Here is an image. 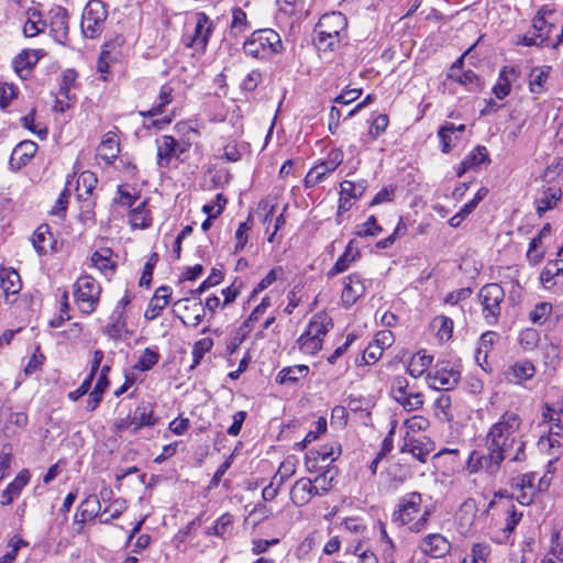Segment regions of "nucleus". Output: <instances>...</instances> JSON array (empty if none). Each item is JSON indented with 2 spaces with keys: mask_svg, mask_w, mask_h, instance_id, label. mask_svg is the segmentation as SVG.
I'll return each instance as SVG.
<instances>
[{
  "mask_svg": "<svg viewBox=\"0 0 563 563\" xmlns=\"http://www.w3.org/2000/svg\"><path fill=\"white\" fill-rule=\"evenodd\" d=\"M521 426V418L512 411L504 412L499 420L488 430L485 438V448L488 451V470L497 473L503 461L509 456V452L515 444H518L516 454L510 459L512 462H522L526 460L525 446L522 440H517Z\"/></svg>",
  "mask_w": 563,
  "mask_h": 563,
  "instance_id": "1",
  "label": "nucleus"
},
{
  "mask_svg": "<svg viewBox=\"0 0 563 563\" xmlns=\"http://www.w3.org/2000/svg\"><path fill=\"white\" fill-rule=\"evenodd\" d=\"M422 497L420 493L412 492L399 499L397 509L393 512V521L398 526L409 525V530L415 533L424 531L428 527L432 509L427 507L422 515L417 519L420 511Z\"/></svg>",
  "mask_w": 563,
  "mask_h": 563,
  "instance_id": "2",
  "label": "nucleus"
},
{
  "mask_svg": "<svg viewBox=\"0 0 563 563\" xmlns=\"http://www.w3.org/2000/svg\"><path fill=\"white\" fill-rule=\"evenodd\" d=\"M282 49V38L272 29L254 31L243 45L244 53L253 58H267Z\"/></svg>",
  "mask_w": 563,
  "mask_h": 563,
  "instance_id": "3",
  "label": "nucleus"
},
{
  "mask_svg": "<svg viewBox=\"0 0 563 563\" xmlns=\"http://www.w3.org/2000/svg\"><path fill=\"white\" fill-rule=\"evenodd\" d=\"M333 327L331 318H329L324 313L314 314L309 323L307 324L306 330L299 336L297 343L299 350L309 355H313L319 352L322 347V342L324 335L329 332V330Z\"/></svg>",
  "mask_w": 563,
  "mask_h": 563,
  "instance_id": "4",
  "label": "nucleus"
},
{
  "mask_svg": "<svg viewBox=\"0 0 563 563\" xmlns=\"http://www.w3.org/2000/svg\"><path fill=\"white\" fill-rule=\"evenodd\" d=\"M346 25V18L341 12L323 14L314 27L319 48L333 51Z\"/></svg>",
  "mask_w": 563,
  "mask_h": 563,
  "instance_id": "5",
  "label": "nucleus"
},
{
  "mask_svg": "<svg viewBox=\"0 0 563 563\" xmlns=\"http://www.w3.org/2000/svg\"><path fill=\"white\" fill-rule=\"evenodd\" d=\"M478 299L482 305L483 318L487 324L497 323L505 299L504 288L496 283L486 284L479 289Z\"/></svg>",
  "mask_w": 563,
  "mask_h": 563,
  "instance_id": "6",
  "label": "nucleus"
},
{
  "mask_svg": "<svg viewBox=\"0 0 563 563\" xmlns=\"http://www.w3.org/2000/svg\"><path fill=\"white\" fill-rule=\"evenodd\" d=\"M101 294L100 284L91 276H81L74 285V297L82 313H92L99 302Z\"/></svg>",
  "mask_w": 563,
  "mask_h": 563,
  "instance_id": "7",
  "label": "nucleus"
},
{
  "mask_svg": "<svg viewBox=\"0 0 563 563\" xmlns=\"http://www.w3.org/2000/svg\"><path fill=\"white\" fill-rule=\"evenodd\" d=\"M107 18L106 4L101 0H90L86 4L81 16V31L85 37H98L103 31Z\"/></svg>",
  "mask_w": 563,
  "mask_h": 563,
  "instance_id": "8",
  "label": "nucleus"
},
{
  "mask_svg": "<svg viewBox=\"0 0 563 563\" xmlns=\"http://www.w3.org/2000/svg\"><path fill=\"white\" fill-rule=\"evenodd\" d=\"M430 388L437 390H452L461 380V372L448 361L438 362L426 376Z\"/></svg>",
  "mask_w": 563,
  "mask_h": 563,
  "instance_id": "9",
  "label": "nucleus"
},
{
  "mask_svg": "<svg viewBox=\"0 0 563 563\" xmlns=\"http://www.w3.org/2000/svg\"><path fill=\"white\" fill-rule=\"evenodd\" d=\"M343 162L341 150H331L327 159L313 166L305 177V186L311 188L324 180L327 175L334 172Z\"/></svg>",
  "mask_w": 563,
  "mask_h": 563,
  "instance_id": "10",
  "label": "nucleus"
},
{
  "mask_svg": "<svg viewBox=\"0 0 563 563\" xmlns=\"http://www.w3.org/2000/svg\"><path fill=\"white\" fill-rule=\"evenodd\" d=\"M157 143V164L166 168L173 158H179L190 146V143L178 142L172 135H163Z\"/></svg>",
  "mask_w": 563,
  "mask_h": 563,
  "instance_id": "11",
  "label": "nucleus"
},
{
  "mask_svg": "<svg viewBox=\"0 0 563 563\" xmlns=\"http://www.w3.org/2000/svg\"><path fill=\"white\" fill-rule=\"evenodd\" d=\"M540 282L548 289H554L558 285H563V244L556 252V257L547 262L541 271Z\"/></svg>",
  "mask_w": 563,
  "mask_h": 563,
  "instance_id": "12",
  "label": "nucleus"
},
{
  "mask_svg": "<svg viewBox=\"0 0 563 563\" xmlns=\"http://www.w3.org/2000/svg\"><path fill=\"white\" fill-rule=\"evenodd\" d=\"M366 291L365 280L358 274H351L344 279L342 302L344 307H352Z\"/></svg>",
  "mask_w": 563,
  "mask_h": 563,
  "instance_id": "13",
  "label": "nucleus"
},
{
  "mask_svg": "<svg viewBox=\"0 0 563 563\" xmlns=\"http://www.w3.org/2000/svg\"><path fill=\"white\" fill-rule=\"evenodd\" d=\"M420 550L431 558H444L451 551V543L440 533L426 536L420 545Z\"/></svg>",
  "mask_w": 563,
  "mask_h": 563,
  "instance_id": "14",
  "label": "nucleus"
},
{
  "mask_svg": "<svg viewBox=\"0 0 563 563\" xmlns=\"http://www.w3.org/2000/svg\"><path fill=\"white\" fill-rule=\"evenodd\" d=\"M562 199V189L559 186H544L534 200L539 217L554 209Z\"/></svg>",
  "mask_w": 563,
  "mask_h": 563,
  "instance_id": "15",
  "label": "nucleus"
},
{
  "mask_svg": "<svg viewBox=\"0 0 563 563\" xmlns=\"http://www.w3.org/2000/svg\"><path fill=\"white\" fill-rule=\"evenodd\" d=\"M51 33L58 43H64L68 36V12L62 7H56L49 12Z\"/></svg>",
  "mask_w": 563,
  "mask_h": 563,
  "instance_id": "16",
  "label": "nucleus"
},
{
  "mask_svg": "<svg viewBox=\"0 0 563 563\" xmlns=\"http://www.w3.org/2000/svg\"><path fill=\"white\" fill-rule=\"evenodd\" d=\"M317 495L312 479L307 477L299 478L290 490V499L297 507L307 505L313 496Z\"/></svg>",
  "mask_w": 563,
  "mask_h": 563,
  "instance_id": "17",
  "label": "nucleus"
},
{
  "mask_svg": "<svg viewBox=\"0 0 563 563\" xmlns=\"http://www.w3.org/2000/svg\"><path fill=\"white\" fill-rule=\"evenodd\" d=\"M37 152V144L33 141H22L19 143L10 157V166L12 169L18 170L25 166L31 158L34 157V155Z\"/></svg>",
  "mask_w": 563,
  "mask_h": 563,
  "instance_id": "18",
  "label": "nucleus"
},
{
  "mask_svg": "<svg viewBox=\"0 0 563 563\" xmlns=\"http://www.w3.org/2000/svg\"><path fill=\"white\" fill-rule=\"evenodd\" d=\"M190 300L188 298L179 299L175 302V307L179 311H184L185 313L179 316L185 324L197 327L202 321V316L205 308L201 302H196L189 306Z\"/></svg>",
  "mask_w": 563,
  "mask_h": 563,
  "instance_id": "19",
  "label": "nucleus"
},
{
  "mask_svg": "<svg viewBox=\"0 0 563 563\" xmlns=\"http://www.w3.org/2000/svg\"><path fill=\"white\" fill-rule=\"evenodd\" d=\"M172 289L168 286H161L156 289L153 298L151 299L144 317L147 320L156 319L163 309L169 303Z\"/></svg>",
  "mask_w": 563,
  "mask_h": 563,
  "instance_id": "20",
  "label": "nucleus"
},
{
  "mask_svg": "<svg viewBox=\"0 0 563 563\" xmlns=\"http://www.w3.org/2000/svg\"><path fill=\"white\" fill-rule=\"evenodd\" d=\"M536 368L530 361L517 362L505 371V378L510 384H521L534 376Z\"/></svg>",
  "mask_w": 563,
  "mask_h": 563,
  "instance_id": "21",
  "label": "nucleus"
},
{
  "mask_svg": "<svg viewBox=\"0 0 563 563\" xmlns=\"http://www.w3.org/2000/svg\"><path fill=\"white\" fill-rule=\"evenodd\" d=\"M212 31L213 22L209 16L203 12L197 13V23L195 33L191 37V44L205 48L209 42Z\"/></svg>",
  "mask_w": 563,
  "mask_h": 563,
  "instance_id": "22",
  "label": "nucleus"
},
{
  "mask_svg": "<svg viewBox=\"0 0 563 563\" xmlns=\"http://www.w3.org/2000/svg\"><path fill=\"white\" fill-rule=\"evenodd\" d=\"M431 451L432 449L430 446L429 441L423 442L421 440L410 437L409 432L406 433L405 442L401 448L402 453H410L421 463H426L427 457L431 453Z\"/></svg>",
  "mask_w": 563,
  "mask_h": 563,
  "instance_id": "23",
  "label": "nucleus"
},
{
  "mask_svg": "<svg viewBox=\"0 0 563 563\" xmlns=\"http://www.w3.org/2000/svg\"><path fill=\"white\" fill-rule=\"evenodd\" d=\"M119 153L120 144L117 141L115 132H107L98 147V155L108 164H111L118 157Z\"/></svg>",
  "mask_w": 563,
  "mask_h": 563,
  "instance_id": "24",
  "label": "nucleus"
},
{
  "mask_svg": "<svg viewBox=\"0 0 563 563\" xmlns=\"http://www.w3.org/2000/svg\"><path fill=\"white\" fill-rule=\"evenodd\" d=\"M134 421V433L143 427H153L156 423L154 417V405L151 402L140 404L132 416Z\"/></svg>",
  "mask_w": 563,
  "mask_h": 563,
  "instance_id": "25",
  "label": "nucleus"
},
{
  "mask_svg": "<svg viewBox=\"0 0 563 563\" xmlns=\"http://www.w3.org/2000/svg\"><path fill=\"white\" fill-rule=\"evenodd\" d=\"M338 474V467L329 464L320 475L316 476L314 479H312V483L316 487L317 495L323 496L328 494L331 490Z\"/></svg>",
  "mask_w": 563,
  "mask_h": 563,
  "instance_id": "26",
  "label": "nucleus"
},
{
  "mask_svg": "<svg viewBox=\"0 0 563 563\" xmlns=\"http://www.w3.org/2000/svg\"><path fill=\"white\" fill-rule=\"evenodd\" d=\"M38 55L36 51H24L13 59V67L20 78L25 79L37 63Z\"/></svg>",
  "mask_w": 563,
  "mask_h": 563,
  "instance_id": "27",
  "label": "nucleus"
},
{
  "mask_svg": "<svg viewBox=\"0 0 563 563\" xmlns=\"http://www.w3.org/2000/svg\"><path fill=\"white\" fill-rule=\"evenodd\" d=\"M477 511L478 508L475 499L467 498L464 500L456 512L460 527L468 530L474 523Z\"/></svg>",
  "mask_w": 563,
  "mask_h": 563,
  "instance_id": "28",
  "label": "nucleus"
},
{
  "mask_svg": "<svg viewBox=\"0 0 563 563\" xmlns=\"http://www.w3.org/2000/svg\"><path fill=\"white\" fill-rule=\"evenodd\" d=\"M358 256V250H354L353 241H350L345 247L344 253L336 260L333 267L328 272V276L333 277L340 273L345 272Z\"/></svg>",
  "mask_w": 563,
  "mask_h": 563,
  "instance_id": "29",
  "label": "nucleus"
},
{
  "mask_svg": "<svg viewBox=\"0 0 563 563\" xmlns=\"http://www.w3.org/2000/svg\"><path fill=\"white\" fill-rule=\"evenodd\" d=\"M432 362V355H428L426 351H419L411 357L407 367V373L410 376L418 378L424 374V372L431 366Z\"/></svg>",
  "mask_w": 563,
  "mask_h": 563,
  "instance_id": "30",
  "label": "nucleus"
},
{
  "mask_svg": "<svg viewBox=\"0 0 563 563\" xmlns=\"http://www.w3.org/2000/svg\"><path fill=\"white\" fill-rule=\"evenodd\" d=\"M112 255L113 252L109 247L97 250L91 255V263L103 274H107L108 271L113 272L115 264L112 261Z\"/></svg>",
  "mask_w": 563,
  "mask_h": 563,
  "instance_id": "31",
  "label": "nucleus"
},
{
  "mask_svg": "<svg viewBox=\"0 0 563 563\" xmlns=\"http://www.w3.org/2000/svg\"><path fill=\"white\" fill-rule=\"evenodd\" d=\"M308 373L309 367L307 365H295L285 367L278 373L276 382L279 384H292L306 377Z\"/></svg>",
  "mask_w": 563,
  "mask_h": 563,
  "instance_id": "32",
  "label": "nucleus"
},
{
  "mask_svg": "<svg viewBox=\"0 0 563 563\" xmlns=\"http://www.w3.org/2000/svg\"><path fill=\"white\" fill-rule=\"evenodd\" d=\"M515 68L503 67L499 71V77L496 85L493 87V92L498 99H504L510 93L511 81L509 75H515Z\"/></svg>",
  "mask_w": 563,
  "mask_h": 563,
  "instance_id": "33",
  "label": "nucleus"
},
{
  "mask_svg": "<svg viewBox=\"0 0 563 563\" xmlns=\"http://www.w3.org/2000/svg\"><path fill=\"white\" fill-rule=\"evenodd\" d=\"M1 287L7 294H18L21 289L20 275L14 269L0 271Z\"/></svg>",
  "mask_w": 563,
  "mask_h": 563,
  "instance_id": "34",
  "label": "nucleus"
},
{
  "mask_svg": "<svg viewBox=\"0 0 563 563\" xmlns=\"http://www.w3.org/2000/svg\"><path fill=\"white\" fill-rule=\"evenodd\" d=\"M130 223L134 228L145 229L152 223L150 210L146 209V201H142L130 212Z\"/></svg>",
  "mask_w": 563,
  "mask_h": 563,
  "instance_id": "35",
  "label": "nucleus"
},
{
  "mask_svg": "<svg viewBox=\"0 0 563 563\" xmlns=\"http://www.w3.org/2000/svg\"><path fill=\"white\" fill-rule=\"evenodd\" d=\"M52 233L47 224H41L33 233L32 244L40 255L47 252V242H51ZM51 246V243H48Z\"/></svg>",
  "mask_w": 563,
  "mask_h": 563,
  "instance_id": "36",
  "label": "nucleus"
},
{
  "mask_svg": "<svg viewBox=\"0 0 563 563\" xmlns=\"http://www.w3.org/2000/svg\"><path fill=\"white\" fill-rule=\"evenodd\" d=\"M550 67H537L531 70L529 88L533 93H542L545 90V81L549 77Z\"/></svg>",
  "mask_w": 563,
  "mask_h": 563,
  "instance_id": "37",
  "label": "nucleus"
},
{
  "mask_svg": "<svg viewBox=\"0 0 563 563\" xmlns=\"http://www.w3.org/2000/svg\"><path fill=\"white\" fill-rule=\"evenodd\" d=\"M173 89L169 86H163L159 91V102L153 106L148 111L141 112L143 117H156L163 113L165 106L169 104L173 100L172 97Z\"/></svg>",
  "mask_w": 563,
  "mask_h": 563,
  "instance_id": "38",
  "label": "nucleus"
},
{
  "mask_svg": "<svg viewBox=\"0 0 563 563\" xmlns=\"http://www.w3.org/2000/svg\"><path fill=\"white\" fill-rule=\"evenodd\" d=\"M311 455H316L320 461H335L341 454V445L336 442L321 445L319 449L310 450Z\"/></svg>",
  "mask_w": 563,
  "mask_h": 563,
  "instance_id": "39",
  "label": "nucleus"
},
{
  "mask_svg": "<svg viewBox=\"0 0 563 563\" xmlns=\"http://www.w3.org/2000/svg\"><path fill=\"white\" fill-rule=\"evenodd\" d=\"M113 49H115L114 43H106L97 63V70L101 74L103 80H106L110 63L117 59L112 54Z\"/></svg>",
  "mask_w": 563,
  "mask_h": 563,
  "instance_id": "40",
  "label": "nucleus"
},
{
  "mask_svg": "<svg viewBox=\"0 0 563 563\" xmlns=\"http://www.w3.org/2000/svg\"><path fill=\"white\" fill-rule=\"evenodd\" d=\"M553 310L552 303L542 301L529 312V320L534 324H544Z\"/></svg>",
  "mask_w": 563,
  "mask_h": 563,
  "instance_id": "41",
  "label": "nucleus"
},
{
  "mask_svg": "<svg viewBox=\"0 0 563 563\" xmlns=\"http://www.w3.org/2000/svg\"><path fill=\"white\" fill-rule=\"evenodd\" d=\"M126 509L125 500L114 499L104 510L100 514V522L109 523L112 519L119 518Z\"/></svg>",
  "mask_w": 563,
  "mask_h": 563,
  "instance_id": "42",
  "label": "nucleus"
},
{
  "mask_svg": "<svg viewBox=\"0 0 563 563\" xmlns=\"http://www.w3.org/2000/svg\"><path fill=\"white\" fill-rule=\"evenodd\" d=\"M455 134V125L451 122H445L442 124L438 131V136L441 142V151L443 153H449L453 144V135Z\"/></svg>",
  "mask_w": 563,
  "mask_h": 563,
  "instance_id": "43",
  "label": "nucleus"
},
{
  "mask_svg": "<svg viewBox=\"0 0 563 563\" xmlns=\"http://www.w3.org/2000/svg\"><path fill=\"white\" fill-rule=\"evenodd\" d=\"M464 161L472 169L479 167L482 164L490 162L487 148L482 145H477L471 153L465 156Z\"/></svg>",
  "mask_w": 563,
  "mask_h": 563,
  "instance_id": "44",
  "label": "nucleus"
},
{
  "mask_svg": "<svg viewBox=\"0 0 563 563\" xmlns=\"http://www.w3.org/2000/svg\"><path fill=\"white\" fill-rule=\"evenodd\" d=\"M46 27V22L42 20L41 14L33 12L27 21L24 23L23 32L26 36L33 37L43 32Z\"/></svg>",
  "mask_w": 563,
  "mask_h": 563,
  "instance_id": "45",
  "label": "nucleus"
},
{
  "mask_svg": "<svg viewBox=\"0 0 563 563\" xmlns=\"http://www.w3.org/2000/svg\"><path fill=\"white\" fill-rule=\"evenodd\" d=\"M487 457L488 453L482 454L478 451H473L467 460V470L472 473L478 472L479 470H485L488 474L494 475L495 473H492L488 470Z\"/></svg>",
  "mask_w": 563,
  "mask_h": 563,
  "instance_id": "46",
  "label": "nucleus"
},
{
  "mask_svg": "<svg viewBox=\"0 0 563 563\" xmlns=\"http://www.w3.org/2000/svg\"><path fill=\"white\" fill-rule=\"evenodd\" d=\"M383 231L374 216H371L366 222L355 228V234L360 238L376 236Z\"/></svg>",
  "mask_w": 563,
  "mask_h": 563,
  "instance_id": "47",
  "label": "nucleus"
},
{
  "mask_svg": "<svg viewBox=\"0 0 563 563\" xmlns=\"http://www.w3.org/2000/svg\"><path fill=\"white\" fill-rule=\"evenodd\" d=\"M284 274V269L282 266H276L268 272V274L261 279V282L253 289L250 299L254 298L258 292L263 291L267 287H269L273 283H275L282 275Z\"/></svg>",
  "mask_w": 563,
  "mask_h": 563,
  "instance_id": "48",
  "label": "nucleus"
},
{
  "mask_svg": "<svg viewBox=\"0 0 563 563\" xmlns=\"http://www.w3.org/2000/svg\"><path fill=\"white\" fill-rule=\"evenodd\" d=\"M126 331V318L124 312H118L115 320L107 325L104 333L112 339H121L123 332Z\"/></svg>",
  "mask_w": 563,
  "mask_h": 563,
  "instance_id": "49",
  "label": "nucleus"
},
{
  "mask_svg": "<svg viewBox=\"0 0 563 563\" xmlns=\"http://www.w3.org/2000/svg\"><path fill=\"white\" fill-rule=\"evenodd\" d=\"M462 86H465L470 91H477L481 89L482 84L479 77L473 70H466L452 78Z\"/></svg>",
  "mask_w": 563,
  "mask_h": 563,
  "instance_id": "50",
  "label": "nucleus"
},
{
  "mask_svg": "<svg viewBox=\"0 0 563 563\" xmlns=\"http://www.w3.org/2000/svg\"><path fill=\"white\" fill-rule=\"evenodd\" d=\"M540 342V334L536 329L527 328L519 334V344L528 351H532Z\"/></svg>",
  "mask_w": 563,
  "mask_h": 563,
  "instance_id": "51",
  "label": "nucleus"
},
{
  "mask_svg": "<svg viewBox=\"0 0 563 563\" xmlns=\"http://www.w3.org/2000/svg\"><path fill=\"white\" fill-rule=\"evenodd\" d=\"M433 325L438 327L437 335L441 341H448L453 333V321L444 316L435 317Z\"/></svg>",
  "mask_w": 563,
  "mask_h": 563,
  "instance_id": "52",
  "label": "nucleus"
},
{
  "mask_svg": "<svg viewBox=\"0 0 563 563\" xmlns=\"http://www.w3.org/2000/svg\"><path fill=\"white\" fill-rule=\"evenodd\" d=\"M212 347V341L210 339H201L196 342L192 346L191 355H192V364L190 368H195L198 366L205 356V354L210 351Z\"/></svg>",
  "mask_w": 563,
  "mask_h": 563,
  "instance_id": "53",
  "label": "nucleus"
},
{
  "mask_svg": "<svg viewBox=\"0 0 563 563\" xmlns=\"http://www.w3.org/2000/svg\"><path fill=\"white\" fill-rule=\"evenodd\" d=\"M532 26L534 33H537V37H540V43H544L549 38V35L554 27L552 23L548 22V20L541 15L534 16Z\"/></svg>",
  "mask_w": 563,
  "mask_h": 563,
  "instance_id": "54",
  "label": "nucleus"
},
{
  "mask_svg": "<svg viewBox=\"0 0 563 563\" xmlns=\"http://www.w3.org/2000/svg\"><path fill=\"white\" fill-rule=\"evenodd\" d=\"M158 353L147 347L140 356L135 368L142 372L150 371L158 362Z\"/></svg>",
  "mask_w": 563,
  "mask_h": 563,
  "instance_id": "55",
  "label": "nucleus"
},
{
  "mask_svg": "<svg viewBox=\"0 0 563 563\" xmlns=\"http://www.w3.org/2000/svg\"><path fill=\"white\" fill-rule=\"evenodd\" d=\"M18 88L13 84L0 82V108L5 109L18 97Z\"/></svg>",
  "mask_w": 563,
  "mask_h": 563,
  "instance_id": "56",
  "label": "nucleus"
},
{
  "mask_svg": "<svg viewBox=\"0 0 563 563\" xmlns=\"http://www.w3.org/2000/svg\"><path fill=\"white\" fill-rule=\"evenodd\" d=\"M76 79L77 73L74 69H66L62 76L58 95L69 100L71 98L70 88L74 86Z\"/></svg>",
  "mask_w": 563,
  "mask_h": 563,
  "instance_id": "57",
  "label": "nucleus"
},
{
  "mask_svg": "<svg viewBox=\"0 0 563 563\" xmlns=\"http://www.w3.org/2000/svg\"><path fill=\"white\" fill-rule=\"evenodd\" d=\"M30 481V472L27 470H22L14 478L12 483L7 486V489L11 495L18 498L22 492V489L27 485Z\"/></svg>",
  "mask_w": 563,
  "mask_h": 563,
  "instance_id": "58",
  "label": "nucleus"
},
{
  "mask_svg": "<svg viewBox=\"0 0 563 563\" xmlns=\"http://www.w3.org/2000/svg\"><path fill=\"white\" fill-rule=\"evenodd\" d=\"M397 402L407 411L418 410L423 405V395L421 393H408L402 398L398 399Z\"/></svg>",
  "mask_w": 563,
  "mask_h": 563,
  "instance_id": "59",
  "label": "nucleus"
},
{
  "mask_svg": "<svg viewBox=\"0 0 563 563\" xmlns=\"http://www.w3.org/2000/svg\"><path fill=\"white\" fill-rule=\"evenodd\" d=\"M233 525V516L230 514H223L214 523L216 532L214 536L225 539L231 534Z\"/></svg>",
  "mask_w": 563,
  "mask_h": 563,
  "instance_id": "60",
  "label": "nucleus"
},
{
  "mask_svg": "<svg viewBox=\"0 0 563 563\" xmlns=\"http://www.w3.org/2000/svg\"><path fill=\"white\" fill-rule=\"evenodd\" d=\"M252 228V220L251 217L245 222L240 223L236 232H235V247L234 253H239L243 250L245 244L247 243V232Z\"/></svg>",
  "mask_w": 563,
  "mask_h": 563,
  "instance_id": "61",
  "label": "nucleus"
},
{
  "mask_svg": "<svg viewBox=\"0 0 563 563\" xmlns=\"http://www.w3.org/2000/svg\"><path fill=\"white\" fill-rule=\"evenodd\" d=\"M408 380L404 376H396L393 378L391 387H390V394L393 398L397 401L398 399L402 398L405 395L408 394Z\"/></svg>",
  "mask_w": 563,
  "mask_h": 563,
  "instance_id": "62",
  "label": "nucleus"
},
{
  "mask_svg": "<svg viewBox=\"0 0 563 563\" xmlns=\"http://www.w3.org/2000/svg\"><path fill=\"white\" fill-rule=\"evenodd\" d=\"M249 27L246 13L241 8H234L232 10V23L231 30L238 31L239 33L244 32Z\"/></svg>",
  "mask_w": 563,
  "mask_h": 563,
  "instance_id": "63",
  "label": "nucleus"
},
{
  "mask_svg": "<svg viewBox=\"0 0 563 563\" xmlns=\"http://www.w3.org/2000/svg\"><path fill=\"white\" fill-rule=\"evenodd\" d=\"M489 552L490 551L488 545L477 543L472 548L471 561L468 562L465 559L463 563H485Z\"/></svg>",
  "mask_w": 563,
  "mask_h": 563,
  "instance_id": "64",
  "label": "nucleus"
}]
</instances>
